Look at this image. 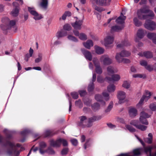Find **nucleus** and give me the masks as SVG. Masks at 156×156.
Instances as JSON below:
<instances>
[{
	"mask_svg": "<svg viewBox=\"0 0 156 156\" xmlns=\"http://www.w3.org/2000/svg\"><path fill=\"white\" fill-rule=\"evenodd\" d=\"M112 0H90L93 8L95 10L101 12L105 10L102 7L98 6H108L111 3Z\"/></svg>",
	"mask_w": 156,
	"mask_h": 156,
	"instance_id": "nucleus-1",
	"label": "nucleus"
},
{
	"mask_svg": "<svg viewBox=\"0 0 156 156\" xmlns=\"http://www.w3.org/2000/svg\"><path fill=\"white\" fill-rule=\"evenodd\" d=\"M138 17L140 19L147 20L148 19L152 18L154 16L153 12L148 9V6H145L137 12Z\"/></svg>",
	"mask_w": 156,
	"mask_h": 156,
	"instance_id": "nucleus-2",
	"label": "nucleus"
},
{
	"mask_svg": "<svg viewBox=\"0 0 156 156\" xmlns=\"http://www.w3.org/2000/svg\"><path fill=\"white\" fill-rule=\"evenodd\" d=\"M125 19L126 17L121 13L120 16L116 20V23L120 24V26H113L112 27V30L113 31H118L122 29L124 27V23Z\"/></svg>",
	"mask_w": 156,
	"mask_h": 156,
	"instance_id": "nucleus-3",
	"label": "nucleus"
},
{
	"mask_svg": "<svg viewBox=\"0 0 156 156\" xmlns=\"http://www.w3.org/2000/svg\"><path fill=\"white\" fill-rule=\"evenodd\" d=\"M114 41L113 36L110 34H107L103 40L101 41V43L106 48H109L113 44Z\"/></svg>",
	"mask_w": 156,
	"mask_h": 156,
	"instance_id": "nucleus-4",
	"label": "nucleus"
},
{
	"mask_svg": "<svg viewBox=\"0 0 156 156\" xmlns=\"http://www.w3.org/2000/svg\"><path fill=\"white\" fill-rule=\"evenodd\" d=\"M8 148L6 151V154L8 155H11L13 153L15 156H18L20 152L16 151V148L14 144L9 141L7 143Z\"/></svg>",
	"mask_w": 156,
	"mask_h": 156,
	"instance_id": "nucleus-5",
	"label": "nucleus"
},
{
	"mask_svg": "<svg viewBox=\"0 0 156 156\" xmlns=\"http://www.w3.org/2000/svg\"><path fill=\"white\" fill-rule=\"evenodd\" d=\"M46 147V144L45 143L41 142L40 144L39 151L41 154H43L46 152L49 154H55V151L50 147L48 148L47 150H44Z\"/></svg>",
	"mask_w": 156,
	"mask_h": 156,
	"instance_id": "nucleus-6",
	"label": "nucleus"
},
{
	"mask_svg": "<svg viewBox=\"0 0 156 156\" xmlns=\"http://www.w3.org/2000/svg\"><path fill=\"white\" fill-rule=\"evenodd\" d=\"M99 61L100 63H101L103 65L106 66L111 64L112 62V60L108 55H104L100 57Z\"/></svg>",
	"mask_w": 156,
	"mask_h": 156,
	"instance_id": "nucleus-7",
	"label": "nucleus"
},
{
	"mask_svg": "<svg viewBox=\"0 0 156 156\" xmlns=\"http://www.w3.org/2000/svg\"><path fill=\"white\" fill-rule=\"evenodd\" d=\"M61 143L64 146L68 145L67 141L64 139L61 138H60L55 141L53 140H51L50 144L52 146L57 147H59Z\"/></svg>",
	"mask_w": 156,
	"mask_h": 156,
	"instance_id": "nucleus-8",
	"label": "nucleus"
},
{
	"mask_svg": "<svg viewBox=\"0 0 156 156\" xmlns=\"http://www.w3.org/2000/svg\"><path fill=\"white\" fill-rule=\"evenodd\" d=\"M130 124L131 125L134 126L137 129L142 131L146 130L147 128L146 126L140 124L138 120H132L130 121Z\"/></svg>",
	"mask_w": 156,
	"mask_h": 156,
	"instance_id": "nucleus-9",
	"label": "nucleus"
},
{
	"mask_svg": "<svg viewBox=\"0 0 156 156\" xmlns=\"http://www.w3.org/2000/svg\"><path fill=\"white\" fill-rule=\"evenodd\" d=\"M150 115L144 111H142L140 114L139 120L140 122L143 124L147 125L148 122L146 119L147 118L150 117Z\"/></svg>",
	"mask_w": 156,
	"mask_h": 156,
	"instance_id": "nucleus-10",
	"label": "nucleus"
},
{
	"mask_svg": "<svg viewBox=\"0 0 156 156\" xmlns=\"http://www.w3.org/2000/svg\"><path fill=\"white\" fill-rule=\"evenodd\" d=\"M117 97L119 100V103L122 104L126 101V93L122 91H119L117 92Z\"/></svg>",
	"mask_w": 156,
	"mask_h": 156,
	"instance_id": "nucleus-11",
	"label": "nucleus"
},
{
	"mask_svg": "<svg viewBox=\"0 0 156 156\" xmlns=\"http://www.w3.org/2000/svg\"><path fill=\"white\" fill-rule=\"evenodd\" d=\"M93 62L95 67L96 72L99 74L102 73V69L101 67L100 62L98 60L97 58H94L93 59Z\"/></svg>",
	"mask_w": 156,
	"mask_h": 156,
	"instance_id": "nucleus-12",
	"label": "nucleus"
},
{
	"mask_svg": "<svg viewBox=\"0 0 156 156\" xmlns=\"http://www.w3.org/2000/svg\"><path fill=\"white\" fill-rule=\"evenodd\" d=\"M2 22L5 24H8L9 26L11 27H14L16 29V31L17 30V28L15 27L16 24V21L15 20H10L7 17L3 18L2 20Z\"/></svg>",
	"mask_w": 156,
	"mask_h": 156,
	"instance_id": "nucleus-13",
	"label": "nucleus"
},
{
	"mask_svg": "<svg viewBox=\"0 0 156 156\" xmlns=\"http://www.w3.org/2000/svg\"><path fill=\"white\" fill-rule=\"evenodd\" d=\"M144 27L147 29L152 30L155 29L156 23L154 21L147 20L145 23Z\"/></svg>",
	"mask_w": 156,
	"mask_h": 156,
	"instance_id": "nucleus-14",
	"label": "nucleus"
},
{
	"mask_svg": "<svg viewBox=\"0 0 156 156\" xmlns=\"http://www.w3.org/2000/svg\"><path fill=\"white\" fill-rule=\"evenodd\" d=\"M76 20L75 23H73L71 25L73 27L76 29L80 30L81 28V25L83 22V20L76 17Z\"/></svg>",
	"mask_w": 156,
	"mask_h": 156,
	"instance_id": "nucleus-15",
	"label": "nucleus"
},
{
	"mask_svg": "<svg viewBox=\"0 0 156 156\" xmlns=\"http://www.w3.org/2000/svg\"><path fill=\"white\" fill-rule=\"evenodd\" d=\"M13 5L15 8L12 9L11 12V15L13 16L16 17L18 16L19 13V9L18 7V4L16 2L12 3Z\"/></svg>",
	"mask_w": 156,
	"mask_h": 156,
	"instance_id": "nucleus-16",
	"label": "nucleus"
},
{
	"mask_svg": "<svg viewBox=\"0 0 156 156\" xmlns=\"http://www.w3.org/2000/svg\"><path fill=\"white\" fill-rule=\"evenodd\" d=\"M118 72L117 69L114 68L113 67L109 66L107 68V73L106 74V76H111L112 74Z\"/></svg>",
	"mask_w": 156,
	"mask_h": 156,
	"instance_id": "nucleus-17",
	"label": "nucleus"
},
{
	"mask_svg": "<svg viewBox=\"0 0 156 156\" xmlns=\"http://www.w3.org/2000/svg\"><path fill=\"white\" fill-rule=\"evenodd\" d=\"M105 79L108 81H117L120 79V76L118 74H114L112 76L111 78L106 76Z\"/></svg>",
	"mask_w": 156,
	"mask_h": 156,
	"instance_id": "nucleus-18",
	"label": "nucleus"
},
{
	"mask_svg": "<svg viewBox=\"0 0 156 156\" xmlns=\"http://www.w3.org/2000/svg\"><path fill=\"white\" fill-rule=\"evenodd\" d=\"M128 113L131 117H134L137 115V111L134 107H130L129 108Z\"/></svg>",
	"mask_w": 156,
	"mask_h": 156,
	"instance_id": "nucleus-19",
	"label": "nucleus"
},
{
	"mask_svg": "<svg viewBox=\"0 0 156 156\" xmlns=\"http://www.w3.org/2000/svg\"><path fill=\"white\" fill-rule=\"evenodd\" d=\"M82 51L86 59L91 61L92 59V55L91 53L84 49H82Z\"/></svg>",
	"mask_w": 156,
	"mask_h": 156,
	"instance_id": "nucleus-20",
	"label": "nucleus"
},
{
	"mask_svg": "<svg viewBox=\"0 0 156 156\" xmlns=\"http://www.w3.org/2000/svg\"><path fill=\"white\" fill-rule=\"evenodd\" d=\"M80 119V122L79 124L80 126H82V125H86L87 126V122L88 120L86 116L83 115L80 116L79 118Z\"/></svg>",
	"mask_w": 156,
	"mask_h": 156,
	"instance_id": "nucleus-21",
	"label": "nucleus"
},
{
	"mask_svg": "<svg viewBox=\"0 0 156 156\" xmlns=\"http://www.w3.org/2000/svg\"><path fill=\"white\" fill-rule=\"evenodd\" d=\"M83 45L86 48L90 49L91 47L93 46L94 44L91 40H88L86 42H83Z\"/></svg>",
	"mask_w": 156,
	"mask_h": 156,
	"instance_id": "nucleus-22",
	"label": "nucleus"
},
{
	"mask_svg": "<svg viewBox=\"0 0 156 156\" xmlns=\"http://www.w3.org/2000/svg\"><path fill=\"white\" fill-rule=\"evenodd\" d=\"M103 97L101 95L97 94L95 96V99L96 100L99 102L100 105L104 106L105 104V102L102 100Z\"/></svg>",
	"mask_w": 156,
	"mask_h": 156,
	"instance_id": "nucleus-23",
	"label": "nucleus"
},
{
	"mask_svg": "<svg viewBox=\"0 0 156 156\" xmlns=\"http://www.w3.org/2000/svg\"><path fill=\"white\" fill-rule=\"evenodd\" d=\"M151 95L150 92L147 90H145V93L141 98H143L144 101H147L150 98Z\"/></svg>",
	"mask_w": 156,
	"mask_h": 156,
	"instance_id": "nucleus-24",
	"label": "nucleus"
},
{
	"mask_svg": "<svg viewBox=\"0 0 156 156\" xmlns=\"http://www.w3.org/2000/svg\"><path fill=\"white\" fill-rule=\"evenodd\" d=\"M138 55L140 56H144L147 58H150L152 57V53L150 52H144L140 53Z\"/></svg>",
	"mask_w": 156,
	"mask_h": 156,
	"instance_id": "nucleus-25",
	"label": "nucleus"
},
{
	"mask_svg": "<svg viewBox=\"0 0 156 156\" xmlns=\"http://www.w3.org/2000/svg\"><path fill=\"white\" fill-rule=\"evenodd\" d=\"M147 37L149 39H151L153 43L156 44V33H148Z\"/></svg>",
	"mask_w": 156,
	"mask_h": 156,
	"instance_id": "nucleus-26",
	"label": "nucleus"
},
{
	"mask_svg": "<svg viewBox=\"0 0 156 156\" xmlns=\"http://www.w3.org/2000/svg\"><path fill=\"white\" fill-rule=\"evenodd\" d=\"M39 4L41 7L46 9L48 5V0H39Z\"/></svg>",
	"mask_w": 156,
	"mask_h": 156,
	"instance_id": "nucleus-27",
	"label": "nucleus"
},
{
	"mask_svg": "<svg viewBox=\"0 0 156 156\" xmlns=\"http://www.w3.org/2000/svg\"><path fill=\"white\" fill-rule=\"evenodd\" d=\"M130 45V43L127 39L124 40L122 44H119L117 45V47L120 48L123 46H128Z\"/></svg>",
	"mask_w": 156,
	"mask_h": 156,
	"instance_id": "nucleus-28",
	"label": "nucleus"
},
{
	"mask_svg": "<svg viewBox=\"0 0 156 156\" xmlns=\"http://www.w3.org/2000/svg\"><path fill=\"white\" fill-rule=\"evenodd\" d=\"M94 48L95 52L98 54H101L104 52V49L98 46H95Z\"/></svg>",
	"mask_w": 156,
	"mask_h": 156,
	"instance_id": "nucleus-29",
	"label": "nucleus"
},
{
	"mask_svg": "<svg viewBox=\"0 0 156 156\" xmlns=\"http://www.w3.org/2000/svg\"><path fill=\"white\" fill-rule=\"evenodd\" d=\"M72 14L71 12L69 11H67L65 12L62 15L61 17L59 18V20H65L66 18V17L68 16H71Z\"/></svg>",
	"mask_w": 156,
	"mask_h": 156,
	"instance_id": "nucleus-30",
	"label": "nucleus"
},
{
	"mask_svg": "<svg viewBox=\"0 0 156 156\" xmlns=\"http://www.w3.org/2000/svg\"><path fill=\"white\" fill-rule=\"evenodd\" d=\"M67 35V32H64L63 30L58 31L56 34V37L59 39L61 37H63L66 36Z\"/></svg>",
	"mask_w": 156,
	"mask_h": 156,
	"instance_id": "nucleus-31",
	"label": "nucleus"
},
{
	"mask_svg": "<svg viewBox=\"0 0 156 156\" xmlns=\"http://www.w3.org/2000/svg\"><path fill=\"white\" fill-rule=\"evenodd\" d=\"M115 86L113 84H110L107 87V91L109 93L114 92L115 90Z\"/></svg>",
	"mask_w": 156,
	"mask_h": 156,
	"instance_id": "nucleus-32",
	"label": "nucleus"
},
{
	"mask_svg": "<svg viewBox=\"0 0 156 156\" xmlns=\"http://www.w3.org/2000/svg\"><path fill=\"white\" fill-rule=\"evenodd\" d=\"M123 57L122 56L120 52L117 53L115 56V59L117 62L119 63H122V61Z\"/></svg>",
	"mask_w": 156,
	"mask_h": 156,
	"instance_id": "nucleus-33",
	"label": "nucleus"
},
{
	"mask_svg": "<svg viewBox=\"0 0 156 156\" xmlns=\"http://www.w3.org/2000/svg\"><path fill=\"white\" fill-rule=\"evenodd\" d=\"M32 16H33V18L36 20H40L43 18L42 16L37 11Z\"/></svg>",
	"mask_w": 156,
	"mask_h": 156,
	"instance_id": "nucleus-34",
	"label": "nucleus"
},
{
	"mask_svg": "<svg viewBox=\"0 0 156 156\" xmlns=\"http://www.w3.org/2000/svg\"><path fill=\"white\" fill-rule=\"evenodd\" d=\"M96 117H93L90 118L88 120V122L87 124V127H90L92 125V122L96 120Z\"/></svg>",
	"mask_w": 156,
	"mask_h": 156,
	"instance_id": "nucleus-35",
	"label": "nucleus"
},
{
	"mask_svg": "<svg viewBox=\"0 0 156 156\" xmlns=\"http://www.w3.org/2000/svg\"><path fill=\"white\" fill-rule=\"evenodd\" d=\"M125 126V129L128 130L130 132H134L136 131V129L129 124H126Z\"/></svg>",
	"mask_w": 156,
	"mask_h": 156,
	"instance_id": "nucleus-36",
	"label": "nucleus"
},
{
	"mask_svg": "<svg viewBox=\"0 0 156 156\" xmlns=\"http://www.w3.org/2000/svg\"><path fill=\"white\" fill-rule=\"evenodd\" d=\"M153 139L152 134L149 133L148 134V138L144 139V141L148 144H151L152 142Z\"/></svg>",
	"mask_w": 156,
	"mask_h": 156,
	"instance_id": "nucleus-37",
	"label": "nucleus"
},
{
	"mask_svg": "<svg viewBox=\"0 0 156 156\" xmlns=\"http://www.w3.org/2000/svg\"><path fill=\"white\" fill-rule=\"evenodd\" d=\"M144 34V31L142 29H139L137 32L136 36L138 38L141 39L143 37Z\"/></svg>",
	"mask_w": 156,
	"mask_h": 156,
	"instance_id": "nucleus-38",
	"label": "nucleus"
},
{
	"mask_svg": "<svg viewBox=\"0 0 156 156\" xmlns=\"http://www.w3.org/2000/svg\"><path fill=\"white\" fill-rule=\"evenodd\" d=\"M122 86L126 89H129L130 87V83L128 81H125L123 82Z\"/></svg>",
	"mask_w": 156,
	"mask_h": 156,
	"instance_id": "nucleus-39",
	"label": "nucleus"
},
{
	"mask_svg": "<svg viewBox=\"0 0 156 156\" xmlns=\"http://www.w3.org/2000/svg\"><path fill=\"white\" fill-rule=\"evenodd\" d=\"M122 55V56L124 57H127L129 56L130 55V53L127 51L123 50L120 52Z\"/></svg>",
	"mask_w": 156,
	"mask_h": 156,
	"instance_id": "nucleus-40",
	"label": "nucleus"
},
{
	"mask_svg": "<svg viewBox=\"0 0 156 156\" xmlns=\"http://www.w3.org/2000/svg\"><path fill=\"white\" fill-rule=\"evenodd\" d=\"M27 9L30 14L33 15L36 12L35 8L33 7H28Z\"/></svg>",
	"mask_w": 156,
	"mask_h": 156,
	"instance_id": "nucleus-41",
	"label": "nucleus"
},
{
	"mask_svg": "<svg viewBox=\"0 0 156 156\" xmlns=\"http://www.w3.org/2000/svg\"><path fill=\"white\" fill-rule=\"evenodd\" d=\"M100 104L98 103H95L92 106V108L94 111H96L100 108Z\"/></svg>",
	"mask_w": 156,
	"mask_h": 156,
	"instance_id": "nucleus-42",
	"label": "nucleus"
},
{
	"mask_svg": "<svg viewBox=\"0 0 156 156\" xmlns=\"http://www.w3.org/2000/svg\"><path fill=\"white\" fill-rule=\"evenodd\" d=\"M102 95L104 99L106 101L108 100L110 98V97L109 94L106 91H104L103 92Z\"/></svg>",
	"mask_w": 156,
	"mask_h": 156,
	"instance_id": "nucleus-43",
	"label": "nucleus"
},
{
	"mask_svg": "<svg viewBox=\"0 0 156 156\" xmlns=\"http://www.w3.org/2000/svg\"><path fill=\"white\" fill-rule=\"evenodd\" d=\"M79 39L82 40H85L87 39V37L86 34L83 33H80L78 37Z\"/></svg>",
	"mask_w": 156,
	"mask_h": 156,
	"instance_id": "nucleus-44",
	"label": "nucleus"
},
{
	"mask_svg": "<svg viewBox=\"0 0 156 156\" xmlns=\"http://www.w3.org/2000/svg\"><path fill=\"white\" fill-rule=\"evenodd\" d=\"M68 39L71 41L74 42H77L78 39L71 35H69L67 37Z\"/></svg>",
	"mask_w": 156,
	"mask_h": 156,
	"instance_id": "nucleus-45",
	"label": "nucleus"
},
{
	"mask_svg": "<svg viewBox=\"0 0 156 156\" xmlns=\"http://www.w3.org/2000/svg\"><path fill=\"white\" fill-rule=\"evenodd\" d=\"M149 108L152 111H156V104H151L149 106Z\"/></svg>",
	"mask_w": 156,
	"mask_h": 156,
	"instance_id": "nucleus-46",
	"label": "nucleus"
},
{
	"mask_svg": "<svg viewBox=\"0 0 156 156\" xmlns=\"http://www.w3.org/2000/svg\"><path fill=\"white\" fill-rule=\"evenodd\" d=\"M133 76L134 78H144L146 77V76L144 74H136L133 75Z\"/></svg>",
	"mask_w": 156,
	"mask_h": 156,
	"instance_id": "nucleus-47",
	"label": "nucleus"
},
{
	"mask_svg": "<svg viewBox=\"0 0 156 156\" xmlns=\"http://www.w3.org/2000/svg\"><path fill=\"white\" fill-rule=\"evenodd\" d=\"M133 22L135 25L136 26H139L141 24V23L138 20L136 17H135L134 18Z\"/></svg>",
	"mask_w": 156,
	"mask_h": 156,
	"instance_id": "nucleus-48",
	"label": "nucleus"
},
{
	"mask_svg": "<svg viewBox=\"0 0 156 156\" xmlns=\"http://www.w3.org/2000/svg\"><path fill=\"white\" fill-rule=\"evenodd\" d=\"M113 103L110 102L107 109L105 110V112H109L113 107Z\"/></svg>",
	"mask_w": 156,
	"mask_h": 156,
	"instance_id": "nucleus-49",
	"label": "nucleus"
},
{
	"mask_svg": "<svg viewBox=\"0 0 156 156\" xmlns=\"http://www.w3.org/2000/svg\"><path fill=\"white\" fill-rule=\"evenodd\" d=\"M63 28L64 30L69 31L71 29V27L69 24H66L63 26Z\"/></svg>",
	"mask_w": 156,
	"mask_h": 156,
	"instance_id": "nucleus-50",
	"label": "nucleus"
},
{
	"mask_svg": "<svg viewBox=\"0 0 156 156\" xmlns=\"http://www.w3.org/2000/svg\"><path fill=\"white\" fill-rule=\"evenodd\" d=\"M94 85L93 83L89 84L88 87V90L89 92L91 91L94 89Z\"/></svg>",
	"mask_w": 156,
	"mask_h": 156,
	"instance_id": "nucleus-51",
	"label": "nucleus"
},
{
	"mask_svg": "<svg viewBox=\"0 0 156 156\" xmlns=\"http://www.w3.org/2000/svg\"><path fill=\"white\" fill-rule=\"evenodd\" d=\"M42 58V55L41 54H39L38 57L35 59V62L36 63H38L40 62Z\"/></svg>",
	"mask_w": 156,
	"mask_h": 156,
	"instance_id": "nucleus-52",
	"label": "nucleus"
},
{
	"mask_svg": "<svg viewBox=\"0 0 156 156\" xmlns=\"http://www.w3.org/2000/svg\"><path fill=\"white\" fill-rule=\"evenodd\" d=\"M75 104L79 108H81L82 106L81 101L80 100L76 101L75 102Z\"/></svg>",
	"mask_w": 156,
	"mask_h": 156,
	"instance_id": "nucleus-53",
	"label": "nucleus"
},
{
	"mask_svg": "<svg viewBox=\"0 0 156 156\" xmlns=\"http://www.w3.org/2000/svg\"><path fill=\"white\" fill-rule=\"evenodd\" d=\"M71 95L73 98L75 99H76L78 97V93L76 92H72L71 93Z\"/></svg>",
	"mask_w": 156,
	"mask_h": 156,
	"instance_id": "nucleus-54",
	"label": "nucleus"
},
{
	"mask_svg": "<svg viewBox=\"0 0 156 156\" xmlns=\"http://www.w3.org/2000/svg\"><path fill=\"white\" fill-rule=\"evenodd\" d=\"M71 142L72 144L74 146H76L78 144V141L76 139H71Z\"/></svg>",
	"mask_w": 156,
	"mask_h": 156,
	"instance_id": "nucleus-55",
	"label": "nucleus"
},
{
	"mask_svg": "<svg viewBox=\"0 0 156 156\" xmlns=\"http://www.w3.org/2000/svg\"><path fill=\"white\" fill-rule=\"evenodd\" d=\"M144 100L143 98H141L139 103L136 105V106L137 108H139L141 107L143 104Z\"/></svg>",
	"mask_w": 156,
	"mask_h": 156,
	"instance_id": "nucleus-56",
	"label": "nucleus"
},
{
	"mask_svg": "<svg viewBox=\"0 0 156 156\" xmlns=\"http://www.w3.org/2000/svg\"><path fill=\"white\" fill-rule=\"evenodd\" d=\"M68 151V149L67 148H66L62 149L61 151V154L62 155H65L66 154Z\"/></svg>",
	"mask_w": 156,
	"mask_h": 156,
	"instance_id": "nucleus-57",
	"label": "nucleus"
},
{
	"mask_svg": "<svg viewBox=\"0 0 156 156\" xmlns=\"http://www.w3.org/2000/svg\"><path fill=\"white\" fill-rule=\"evenodd\" d=\"M140 63L141 66H144L145 67L147 65V62L143 60L140 61Z\"/></svg>",
	"mask_w": 156,
	"mask_h": 156,
	"instance_id": "nucleus-58",
	"label": "nucleus"
},
{
	"mask_svg": "<svg viewBox=\"0 0 156 156\" xmlns=\"http://www.w3.org/2000/svg\"><path fill=\"white\" fill-rule=\"evenodd\" d=\"M130 62V61L129 59L124 58H123L122 61V62L125 63H129Z\"/></svg>",
	"mask_w": 156,
	"mask_h": 156,
	"instance_id": "nucleus-59",
	"label": "nucleus"
},
{
	"mask_svg": "<svg viewBox=\"0 0 156 156\" xmlns=\"http://www.w3.org/2000/svg\"><path fill=\"white\" fill-rule=\"evenodd\" d=\"M145 68L147 69L149 71H152L153 69V67L150 65H147Z\"/></svg>",
	"mask_w": 156,
	"mask_h": 156,
	"instance_id": "nucleus-60",
	"label": "nucleus"
},
{
	"mask_svg": "<svg viewBox=\"0 0 156 156\" xmlns=\"http://www.w3.org/2000/svg\"><path fill=\"white\" fill-rule=\"evenodd\" d=\"M97 81L99 83H102L104 81V80L102 77L100 76H98L97 78Z\"/></svg>",
	"mask_w": 156,
	"mask_h": 156,
	"instance_id": "nucleus-61",
	"label": "nucleus"
},
{
	"mask_svg": "<svg viewBox=\"0 0 156 156\" xmlns=\"http://www.w3.org/2000/svg\"><path fill=\"white\" fill-rule=\"evenodd\" d=\"M131 72L133 73H136V69L135 67L133 66H132L130 68Z\"/></svg>",
	"mask_w": 156,
	"mask_h": 156,
	"instance_id": "nucleus-62",
	"label": "nucleus"
},
{
	"mask_svg": "<svg viewBox=\"0 0 156 156\" xmlns=\"http://www.w3.org/2000/svg\"><path fill=\"white\" fill-rule=\"evenodd\" d=\"M31 57L28 54H27L26 55L25 58H24V60L26 61L27 62L28 61L29 58H30V57Z\"/></svg>",
	"mask_w": 156,
	"mask_h": 156,
	"instance_id": "nucleus-63",
	"label": "nucleus"
},
{
	"mask_svg": "<svg viewBox=\"0 0 156 156\" xmlns=\"http://www.w3.org/2000/svg\"><path fill=\"white\" fill-rule=\"evenodd\" d=\"M80 95L81 96H83L86 94V92L84 90H80L79 91Z\"/></svg>",
	"mask_w": 156,
	"mask_h": 156,
	"instance_id": "nucleus-64",
	"label": "nucleus"
}]
</instances>
